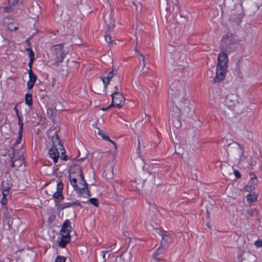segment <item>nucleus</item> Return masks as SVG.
Returning a JSON list of instances; mask_svg holds the SVG:
<instances>
[{
  "instance_id": "obj_46",
  "label": "nucleus",
  "mask_w": 262,
  "mask_h": 262,
  "mask_svg": "<svg viewBox=\"0 0 262 262\" xmlns=\"http://www.w3.org/2000/svg\"><path fill=\"white\" fill-rule=\"evenodd\" d=\"M7 196H5L4 195H3V198L1 200V203L3 205H6L7 203V199H6V197Z\"/></svg>"
},
{
  "instance_id": "obj_18",
  "label": "nucleus",
  "mask_w": 262,
  "mask_h": 262,
  "mask_svg": "<svg viewBox=\"0 0 262 262\" xmlns=\"http://www.w3.org/2000/svg\"><path fill=\"white\" fill-rule=\"evenodd\" d=\"M114 70H112L108 73L103 74L100 77V78L103 83L104 88L105 89H106L107 85L110 83L111 80L114 77Z\"/></svg>"
},
{
  "instance_id": "obj_23",
  "label": "nucleus",
  "mask_w": 262,
  "mask_h": 262,
  "mask_svg": "<svg viewBox=\"0 0 262 262\" xmlns=\"http://www.w3.org/2000/svg\"><path fill=\"white\" fill-rule=\"evenodd\" d=\"M4 22L5 25H7L8 29L10 31L16 30L18 28L17 25L12 22V19L9 17L5 18Z\"/></svg>"
},
{
  "instance_id": "obj_21",
  "label": "nucleus",
  "mask_w": 262,
  "mask_h": 262,
  "mask_svg": "<svg viewBox=\"0 0 262 262\" xmlns=\"http://www.w3.org/2000/svg\"><path fill=\"white\" fill-rule=\"evenodd\" d=\"M29 79L27 82V88L31 90L34 86L37 79L36 76L34 74L31 69L28 71Z\"/></svg>"
},
{
  "instance_id": "obj_37",
  "label": "nucleus",
  "mask_w": 262,
  "mask_h": 262,
  "mask_svg": "<svg viewBox=\"0 0 262 262\" xmlns=\"http://www.w3.org/2000/svg\"><path fill=\"white\" fill-rule=\"evenodd\" d=\"M88 201L96 207H98L99 205V202L96 198H91L88 199Z\"/></svg>"
},
{
  "instance_id": "obj_35",
  "label": "nucleus",
  "mask_w": 262,
  "mask_h": 262,
  "mask_svg": "<svg viewBox=\"0 0 262 262\" xmlns=\"http://www.w3.org/2000/svg\"><path fill=\"white\" fill-rule=\"evenodd\" d=\"M172 242V239L171 237L166 235H162V243L165 242L167 243L168 244L171 243Z\"/></svg>"
},
{
  "instance_id": "obj_51",
  "label": "nucleus",
  "mask_w": 262,
  "mask_h": 262,
  "mask_svg": "<svg viewBox=\"0 0 262 262\" xmlns=\"http://www.w3.org/2000/svg\"><path fill=\"white\" fill-rule=\"evenodd\" d=\"M14 109L15 111L16 112V114H17V113H18V109H17V106H15L14 107Z\"/></svg>"
},
{
  "instance_id": "obj_5",
  "label": "nucleus",
  "mask_w": 262,
  "mask_h": 262,
  "mask_svg": "<svg viewBox=\"0 0 262 262\" xmlns=\"http://www.w3.org/2000/svg\"><path fill=\"white\" fill-rule=\"evenodd\" d=\"M54 59V64L58 66L63 61L67 53L63 49V44H58L53 46L51 48Z\"/></svg>"
},
{
  "instance_id": "obj_9",
  "label": "nucleus",
  "mask_w": 262,
  "mask_h": 262,
  "mask_svg": "<svg viewBox=\"0 0 262 262\" xmlns=\"http://www.w3.org/2000/svg\"><path fill=\"white\" fill-rule=\"evenodd\" d=\"M24 150L20 149V151H18L15 156L13 152L11 155L10 154V157L11 159V166L16 169H17L20 166H21L24 162Z\"/></svg>"
},
{
  "instance_id": "obj_4",
  "label": "nucleus",
  "mask_w": 262,
  "mask_h": 262,
  "mask_svg": "<svg viewBox=\"0 0 262 262\" xmlns=\"http://www.w3.org/2000/svg\"><path fill=\"white\" fill-rule=\"evenodd\" d=\"M71 223L69 221H66L62 224L61 229L60 231L61 238L59 242V246L62 248H64L66 245L70 242L71 237L70 233L72 230Z\"/></svg>"
},
{
  "instance_id": "obj_32",
  "label": "nucleus",
  "mask_w": 262,
  "mask_h": 262,
  "mask_svg": "<svg viewBox=\"0 0 262 262\" xmlns=\"http://www.w3.org/2000/svg\"><path fill=\"white\" fill-rule=\"evenodd\" d=\"M26 103L29 106L32 105V95L31 94H26L25 96Z\"/></svg>"
},
{
  "instance_id": "obj_16",
  "label": "nucleus",
  "mask_w": 262,
  "mask_h": 262,
  "mask_svg": "<svg viewBox=\"0 0 262 262\" xmlns=\"http://www.w3.org/2000/svg\"><path fill=\"white\" fill-rule=\"evenodd\" d=\"M51 141L53 143L52 146L54 147H58V148L60 149L61 156L60 159L63 160H67V156L65 154V150L63 148V146L60 144L58 137L56 134H54L51 136Z\"/></svg>"
},
{
  "instance_id": "obj_53",
  "label": "nucleus",
  "mask_w": 262,
  "mask_h": 262,
  "mask_svg": "<svg viewBox=\"0 0 262 262\" xmlns=\"http://www.w3.org/2000/svg\"><path fill=\"white\" fill-rule=\"evenodd\" d=\"M49 111H52V110L51 109H48V113H49Z\"/></svg>"
},
{
  "instance_id": "obj_31",
  "label": "nucleus",
  "mask_w": 262,
  "mask_h": 262,
  "mask_svg": "<svg viewBox=\"0 0 262 262\" xmlns=\"http://www.w3.org/2000/svg\"><path fill=\"white\" fill-rule=\"evenodd\" d=\"M178 63L180 66H185V64L187 63V58H186V56L183 55L182 57H181L178 61Z\"/></svg>"
},
{
  "instance_id": "obj_39",
  "label": "nucleus",
  "mask_w": 262,
  "mask_h": 262,
  "mask_svg": "<svg viewBox=\"0 0 262 262\" xmlns=\"http://www.w3.org/2000/svg\"><path fill=\"white\" fill-rule=\"evenodd\" d=\"M33 7L35 8V11L33 12L34 14L35 15H38L40 14V7L37 4H35L33 6Z\"/></svg>"
},
{
  "instance_id": "obj_26",
  "label": "nucleus",
  "mask_w": 262,
  "mask_h": 262,
  "mask_svg": "<svg viewBox=\"0 0 262 262\" xmlns=\"http://www.w3.org/2000/svg\"><path fill=\"white\" fill-rule=\"evenodd\" d=\"M222 173L226 177L229 176L233 172V168L230 165L224 166L222 167Z\"/></svg>"
},
{
  "instance_id": "obj_7",
  "label": "nucleus",
  "mask_w": 262,
  "mask_h": 262,
  "mask_svg": "<svg viewBox=\"0 0 262 262\" xmlns=\"http://www.w3.org/2000/svg\"><path fill=\"white\" fill-rule=\"evenodd\" d=\"M76 191L79 194V197L81 199L83 203L85 202V200L90 196V192L87 187V183L84 179L83 182L77 181L75 183V186L72 185Z\"/></svg>"
},
{
  "instance_id": "obj_15",
  "label": "nucleus",
  "mask_w": 262,
  "mask_h": 262,
  "mask_svg": "<svg viewBox=\"0 0 262 262\" xmlns=\"http://www.w3.org/2000/svg\"><path fill=\"white\" fill-rule=\"evenodd\" d=\"M216 74L213 78L214 83H219L223 81L227 73V69L216 67Z\"/></svg>"
},
{
  "instance_id": "obj_13",
  "label": "nucleus",
  "mask_w": 262,
  "mask_h": 262,
  "mask_svg": "<svg viewBox=\"0 0 262 262\" xmlns=\"http://www.w3.org/2000/svg\"><path fill=\"white\" fill-rule=\"evenodd\" d=\"M23 130L19 129L18 133V137L14 144L13 147H12V152L15 154L19 151L20 149H24L23 148Z\"/></svg>"
},
{
  "instance_id": "obj_45",
  "label": "nucleus",
  "mask_w": 262,
  "mask_h": 262,
  "mask_svg": "<svg viewBox=\"0 0 262 262\" xmlns=\"http://www.w3.org/2000/svg\"><path fill=\"white\" fill-rule=\"evenodd\" d=\"M105 41L109 44L113 43V40L112 39V37L108 35H105Z\"/></svg>"
},
{
  "instance_id": "obj_56",
  "label": "nucleus",
  "mask_w": 262,
  "mask_h": 262,
  "mask_svg": "<svg viewBox=\"0 0 262 262\" xmlns=\"http://www.w3.org/2000/svg\"><path fill=\"white\" fill-rule=\"evenodd\" d=\"M103 262H106V260H104Z\"/></svg>"
},
{
  "instance_id": "obj_47",
  "label": "nucleus",
  "mask_w": 262,
  "mask_h": 262,
  "mask_svg": "<svg viewBox=\"0 0 262 262\" xmlns=\"http://www.w3.org/2000/svg\"><path fill=\"white\" fill-rule=\"evenodd\" d=\"M233 172H234V174L236 178H239L241 177V174L238 171L233 170Z\"/></svg>"
},
{
  "instance_id": "obj_30",
  "label": "nucleus",
  "mask_w": 262,
  "mask_h": 262,
  "mask_svg": "<svg viewBox=\"0 0 262 262\" xmlns=\"http://www.w3.org/2000/svg\"><path fill=\"white\" fill-rule=\"evenodd\" d=\"M98 129V134L101 136L102 138L103 139H105V140H107L108 141H109L111 143H112V144H113L114 145V146H115V147L116 148L117 147V145H116V143L113 141V140H111L109 138V137L106 135H104L101 130L99 128H97Z\"/></svg>"
},
{
  "instance_id": "obj_2",
  "label": "nucleus",
  "mask_w": 262,
  "mask_h": 262,
  "mask_svg": "<svg viewBox=\"0 0 262 262\" xmlns=\"http://www.w3.org/2000/svg\"><path fill=\"white\" fill-rule=\"evenodd\" d=\"M236 34L228 32L224 35L221 41V49L226 53H230L235 50L236 46L239 42Z\"/></svg>"
},
{
  "instance_id": "obj_50",
  "label": "nucleus",
  "mask_w": 262,
  "mask_h": 262,
  "mask_svg": "<svg viewBox=\"0 0 262 262\" xmlns=\"http://www.w3.org/2000/svg\"><path fill=\"white\" fill-rule=\"evenodd\" d=\"M112 105H111L108 106V107H105V108H102V110H103V111H106V110H107L108 109H109L110 107H112Z\"/></svg>"
},
{
  "instance_id": "obj_11",
  "label": "nucleus",
  "mask_w": 262,
  "mask_h": 262,
  "mask_svg": "<svg viewBox=\"0 0 262 262\" xmlns=\"http://www.w3.org/2000/svg\"><path fill=\"white\" fill-rule=\"evenodd\" d=\"M230 154L235 160L239 161L244 155V150L242 146L236 143L230 146Z\"/></svg>"
},
{
  "instance_id": "obj_8",
  "label": "nucleus",
  "mask_w": 262,
  "mask_h": 262,
  "mask_svg": "<svg viewBox=\"0 0 262 262\" xmlns=\"http://www.w3.org/2000/svg\"><path fill=\"white\" fill-rule=\"evenodd\" d=\"M69 179L71 185H74L75 186V183L77 181L83 182L84 176L82 169L79 165H75L71 168Z\"/></svg>"
},
{
  "instance_id": "obj_14",
  "label": "nucleus",
  "mask_w": 262,
  "mask_h": 262,
  "mask_svg": "<svg viewBox=\"0 0 262 262\" xmlns=\"http://www.w3.org/2000/svg\"><path fill=\"white\" fill-rule=\"evenodd\" d=\"M227 53L224 51L220 53L217 57V67L228 69V57Z\"/></svg>"
},
{
  "instance_id": "obj_33",
  "label": "nucleus",
  "mask_w": 262,
  "mask_h": 262,
  "mask_svg": "<svg viewBox=\"0 0 262 262\" xmlns=\"http://www.w3.org/2000/svg\"><path fill=\"white\" fill-rule=\"evenodd\" d=\"M16 115L18 119V124L19 126V129H20V130H23L24 123L23 121V117L19 115V113H17Z\"/></svg>"
},
{
  "instance_id": "obj_49",
  "label": "nucleus",
  "mask_w": 262,
  "mask_h": 262,
  "mask_svg": "<svg viewBox=\"0 0 262 262\" xmlns=\"http://www.w3.org/2000/svg\"><path fill=\"white\" fill-rule=\"evenodd\" d=\"M108 251H102V253L103 254L102 255V257L104 259V260H105V254H106V253Z\"/></svg>"
},
{
  "instance_id": "obj_48",
  "label": "nucleus",
  "mask_w": 262,
  "mask_h": 262,
  "mask_svg": "<svg viewBox=\"0 0 262 262\" xmlns=\"http://www.w3.org/2000/svg\"><path fill=\"white\" fill-rule=\"evenodd\" d=\"M112 172H113V169H112L111 170V173H110L109 174H107V173H106V174H105V176L109 178V179H111L112 176H113V174H112Z\"/></svg>"
},
{
  "instance_id": "obj_42",
  "label": "nucleus",
  "mask_w": 262,
  "mask_h": 262,
  "mask_svg": "<svg viewBox=\"0 0 262 262\" xmlns=\"http://www.w3.org/2000/svg\"><path fill=\"white\" fill-rule=\"evenodd\" d=\"M66 258L63 256H58L56 257L55 262H65Z\"/></svg>"
},
{
  "instance_id": "obj_3",
  "label": "nucleus",
  "mask_w": 262,
  "mask_h": 262,
  "mask_svg": "<svg viewBox=\"0 0 262 262\" xmlns=\"http://www.w3.org/2000/svg\"><path fill=\"white\" fill-rule=\"evenodd\" d=\"M236 4L234 8L230 10V17L235 22L239 23L242 21L244 16V7L243 6L244 0H236Z\"/></svg>"
},
{
  "instance_id": "obj_12",
  "label": "nucleus",
  "mask_w": 262,
  "mask_h": 262,
  "mask_svg": "<svg viewBox=\"0 0 262 262\" xmlns=\"http://www.w3.org/2000/svg\"><path fill=\"white\" fill-rule=\"evenodd\" d=\"M238 258L240 262H255L256 256L250 252H246L239 248L238 250Z\"/></svg>"
},
{
  "instance_id": "obj_55",
  "label": "nucleus",
  "mask_w": 262,
  "mask_h": 262,
  "mask_svg": "<svg viewBox=\"0 0 262 262\" xmlns=\"http://www.w3.org/2000/svg\"><path fill=\"white\" fill-rule=\"evenodd\" d=\"M207 226H208V227H209V228L210 227V226H209V225H208V224H207Z\"/></svg>"
},
{
  "instance_id": "obj_29",
  "label": "nucleus",
  "mask_w": 262,
  "mask_h": 262,
  "mask_svg": "<svg viewBox=\"0 0 262 262\" xmlns=\"http://www.w3.org/2000/svg\"><path fill=\"white\" fill-rule=\"evenodd\" d=\"M135 51L140 56H141L142 57L143 69L142 70V71L143 74L146 75L147 74V70L148 68H146V69L145 68H146V63H145V56L143 54L139 52V51L137 49V47H135Z\"/></svg>"
},
{
  "instance_id": "obj_44",
  "label": "nucleus",
  "mask_w": 262,
  "mask_h": 262,
  "mask_svg": "<svg viewBox=\"0 0 262 262\" xmlns=\"http://www.w3.org/2000/svg\"><path fill=\"white\" fill-rule=\"evenodd\" d=\"M27 50L29 52V56L30 57L31 61H32L33 60V59H34V53H33V51L31 49H27ZM31 62L32 61H31L30 62V63H29L30 66L31 64Z\"/></svg>"
},
{
  "instance_id": "obj_22",
  "label": "nucleus",
  "mask_w": 262,
  "mask_h": 262,
  "mask_svg": "<svg viewBox=\"0 0 262 262\" xmlns=\"http://www.w3.org/2000/svg\"><path fill=\"white\" fill-rule=\"evenodd\" d=\"M58 147L52 146L49 150L50 157L53 160L55 163H57L59 158V152L58 151Z\"/></svg>"
},
{
  "instance_id": "obj_54",
  "label": "nucleus",
  "mask_w": 262,
  "mask_h": 262,
  "mask_svg": "<svg viewBox=\"0 0 262 262\" xmlns=\"http://www.w3.org/2000/svg\"><path fill=\"white\" fill-rule=\"evenodd\" d=\"M207 214H208V216L209 217V212L208 211H207Z\"/></svg>"
},
{
  "instance_id": "obj_24",
  "label": "nucleus",
  "mask_w": 262,
  "mask_h": 262,
  "mask_svg": "<svg viewBox=\"0 0 262 262\" xmlns=\"http://www.w3.org/2000/svg\"><path fill=\"white\" fill-rule=\"evenodd\" d=\"M258 180L256 178H252L248 184L245 187L247 191H251L254 190L257 185Z\"/></svg>"
},
{
  "instance_id": "obj_17",
  "label": "nucleus",
  "mask_w": 262,
  "mask_h": 262,
  "mask_svg": "<svg viewBox=\"0 0 262 262\" xmlns=\"http://www.w3.org/2000/svg\"><path fill=\"white\" fill-rule=\"evenodd\" d=\"M134 259L133 255L129 252L123 253L119 257H117L116 262H130Z\"/></svg>"
},
{
  "instance_id": "obj_52",
  "label": "nucleus",
  "mask_w": 262,
  "mask_h": 262,
  "mask_svg": "<svg viewBox=\"0 0 262 262\" xmlns=\"http://www.w3.org/2000/svg\"><path fill=\"white\" fill-rule=\"evenodd\" d=\"M159 259L155 257L154 258V261L152 262H158Z\"/></svg>"
},
{
  "instance_id": "obj_19",
  "label": "nucleus",
  "mask_w": 262,
  "mask_h": 262,
  "mask_svg": "<svg viewBox=\"0 0 262 262\" xmlns=\"http://www.w3.org/2000/svg\"><path fill=\"white\" fill-rule=\"evenodd\" d=\"M226 102L230 107L234 106L237 103V96L235 94H230L227 95Z\"/></svg>"
},
{
  "instance_id": "obj_6",
  "label": "nucleus",
  "mask_w": 262,
  "mask_h": 262,
  "mask_svg": "<svg viewBox=\"0 0 262 262\" xmlns=\"http://www.w3.org/2000/svg\"><path fill=\"white\" fill-rule=\"evenodd\" d=\"M63 184L61 183L57 184H51L48 185L46 189V193L50 196L59 201L62 200L63 197L62 194Z\"/></svg>"
},
{
  "instance_id": "obj_20",
  "label": "nucleus",
  "mask_w": 262,
  "mask_h": 262,
  "mask_svg": "<svg viewBox=\"0 0 262 262\" xmlns=\"http://www.w3.org/2000/svg\"><path fill=\"white\" fill-rule=\"evenodd\" d=\"M12 186L10 180H7L3 181L2 183V192L3 195L8 196L9 194V190Z\"/></svg>"
},
{
  "instance_id": "obj_25",
  "label": "nucleus",
  "mask_w": 262,
  "mask_h": 262,
  "mask_svg": "<svg viewBox=\"0 0 262 262\" xmlns=\"http://www.w3.org/2000/svg\"><path fill=\"white\" fill-rule=\"evenodd\" d=\"M105 21L109 29L115 27V21L111 15L105 16Z\"/></svg>"
},
{
  "instance_id": "obj_34",
  "label": "nucleus",
  "mask_w": 262,
  "mask_h": 262,
  "mask_svg": "<svg viewBox=\"0 0 262 262\" xmlns=\"http://www.w3.org/2000/svg\"><path fill=\"white\" fill-rule=\"evenodd\" d=\"M4 222L7 224L8 227L10 228L13 223V219L10 216H6L4 220Z\"/></svg>"
},
{
  "instance_id": "obj_27",
  "label": "nucleus",
  "mask_w": 262,
  "mask_h": 262,
  "mask_svg": "<svg viewBox=\"0 0 262 262\" xmlns=\"http://www.w3.org/2000/svg\"><path fill=\"white\" fill-rule=\"evenodd\" d=\"M18 2V0H9V5L5 8V11L8 13L12 11L13 8L17 4Z\"/></svg>"
},
{
  "instance_id": "obj_41",
  "label": "nucleus",
  "mask_w": 262,
  "mask_h": 262,
  "mask_svg": "<svg viewBox=\"0 0 262 262\" xmlns=\"http://www.w3.org/2000/svg\"><path fill=\"white\" fill-rule=\"evenodd\" d=\"M256 212L255 209H249L247 210V216L248 217L252 216L254 213Z\"/></svg>"
},
{
  "instance_id": "obj_38",
  "label": "nucleus",
  "mask_w": 262,
  "mask_h": 262,
  "mask_svg": "<svg viewBox=\"0 0 262 262\" xmlns=\"http://www.w3.org/2000/svg\"><path fill=\"white\" fill-rule=\"evenodd\" d=\"M242 63H243V61L241 60H239L237 62V64H236L237 68H236V71L238 73H241V68L242 67Z\"/></svg>"
},
{
  "instance_id": "obj_10",
  "label": "nucleus",
  "mask_w": 262,
  "mask_h": 262,
  "mask_svg": "<svg viewBox=\"0 0 262 262\" xmlns=\"http://www.w3.org/2000/svg\"><path fill=\"white\" fill-rule=\"evenodd\" d=\"M119 84L115 86L116 91L112 94V105L118 108L121 107L124 104L125 99L121 93L118 91L119 90Z\"/></svg>"
},
{
  "instance_id": "obj_40",
  "label": "nucleus",
  "mask_w": 262,
  "mask_h": 262,
  "mask_svg": "<svg viewBox=\"0 0 262 262\" xmlns=\"http://www.w3.org/2000/svg\"><path fill=\"white\" fill-rule=\"evenodd\" d=\"M164 252V248L162 246H161L157 250L156 252L155 253V256L159 255L162 254Z\"/></svg>"
},
{
  "instance_id": "obj_1",
  "label": "nucleus",
  "mask_w": 262,
  "mask_h": 262,
  "mask_svg": "<svg viewBox=\"0 0 262 262\" xmlns=\"http://www.w3.org/2000/svg\"><path fill=\"white\" fill-rule=\"evenodd\" d=\"M169 93L172 103L180 113L189 110V100L186 96L182 85L179 82L175 81L171 84Z\"/></svg>"
},
{
  "instance_id": "obj_28",
  "label": "nucleus",
  "mask_w": 262,
  "mask_h": 262,
  "mask_svg": "<svg viewBox=\"0 0 262 262\" xmlns=\"http://www.w3.org/2000/svg\"><path fill=\"white\" fill-rule=\"evenodd\" d=\"M73 205L79 206V205H80V204L78 201H71L69 203L66 202V203H62V204L59 205V206L61 209H63L64 208H69Z\"/></svg>"
},
{
  "instance_id": "obj_43",
  "label": "nucleus",
  "mask_w": 262,
  "mask_h": 262,
  "mask_svg": "<svg viewBox=\"0 0 262 262\" xmlns=\"http://www.w3.org/2000/svg\"><path fill=\"white\" fill-rule=\"evenodd\" d=\"M254 245L256 248L262 247V239H258L254 242Z\"/></svg>"
},
{
  "instance_id": "obj_36",
  "label": "nucleus",
  "mask_w": 262,
  "mask_h": 262,
  "mask_svg": "<svg viewBox=\"0 0 262 262\" xmlns=\"http://www.w3.org/2000/svg\"><path fill=\"white\" fill-rule=\"evenodd\" d=\"M257 197L254 194H249L247 196V199L251 202H255L257 200Z\"/></svg>"
}]
</instances>
